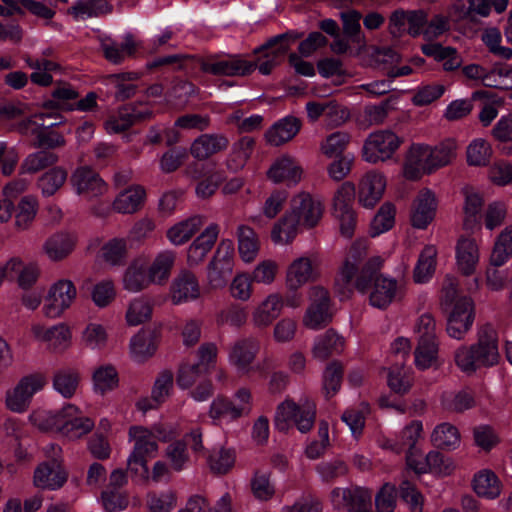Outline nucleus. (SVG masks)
Masks as SVG:
<instances>
[{"instance_id":"obj_36","label":"nucleus","mask_w":512,"mask_h":512,"mask_svg":"<svg viewBox=\"0 0 512 512\" xmlns=\"http://www.w3.org/2000/svg\"><path fill=\"white\" fill-rule=\"evenodd\" d=\"M426 147L432 172L449 165L456 158L457 143L454 139H446L433 147Z\"/></svg>"},{"instance_id":"obj_20","label":"nucleus","mask_w":512,"mask_h":512,"mask_svg":"<svg viewBox=\"0 0 512 512\" xmlns=\"http://www.w3.org/2000/svg\"><path fill=\"white\" fill-rule=\"evenodd\" d=\"M94 428V421L80 415L77 407L68 404L64 407V419L61 433L70 439H78L88 434Z\"/></svg>"},{"instance_id":"obj_33","label":"nucleus","mask_w":512,"mask_h":512,"mask_svg":"<svg viewBox=\"0 0 512 512\" xmlns=\"http://www.w3.org/2000/svg\"><path fill=\"white\" fill-rule=\"evenodd\" d=\"M204 218L199 215L181 221L167 231V238L173 245H183L204 225Z\"/></svg>"},{"instance_id":"obj_17","label":"nucleus","mask_w":512,"mask_h":512,"mask_svg":"<svg viewBox=\"0 0 512 512\" xmlns=\"http://www.w3.org/2000/svg\"><path fill=\"white\" fill-rule=\"evenodd\" d=\"M386 188L385 176L377 171L367 172L359 183V202L372 208L380 201Z\"/></svg>"},{"instance_id":"obj_2","label":"nucleus","mask_w":512,"mask_h":512,"mask_svg":"<svg viewBox=\"0 0 512 512\" xmlns=\"http://www.w3.org/2000/svg\"><path fill=\"white\" fill-rule=\"evenodd\" d=\"M500 359L497 332L490 324L481 326L477 333V342L462 345L454 352L456 366L471 375L478 369L492 367Z\"/></svg>"},{"instance_id":"obj_39","label":"nucleus","mask_w":512,"mask_h":512,"mask_svg":"<svg viewBox=\"0 0 512 512\" xmlns=\"http://www.w3.org/2000/svg\"><path fill=\"white\" fill-rule=\"evenodd\" d=\"M151 115L152 112L150 110L140 112L134 109L123 108L119 110L117 115L111 116L105 122V127L109 133H120L129 129L137 121L150 118Z\"/></svg>"},{"instance_id":"obj_40","label":"nucleus","mask_w":512,"mask_h":512,"mask_svg":"<svg viewBox=\"0 0 512 512\" xmlns=\"http://www.w3.org/2000/svg\"><path fill=\"white\" fill-rule=\"evenodd\" d=\"M75 241L67 233H56L44 243L43 249L51 261L65 259L74 249Z\"/></svg>"},{"instance_id":"obj_16","label":"nucleus","mask_w":512,"mask_h":512,"mask_svg":"<svg viewBox=\"0 0 512 512\" xmlns=\"http://www.w3.org/2000/svg\"><path fill=\"white\" fill-rule=\"evenodd\" d=\"M200 291V285L195 274L189 270H182L171 283V301L177 305L196 300L200 296Z\"/></svg>"},{"instance_id":"obj_59","label":"nucleus","mask_w":512,"mask_h":512,"mask_svg":"<svg viewBox=\"0 0 512 512\" xmlns=\"http://www.w3.org/2000/svg\"><path fill=\"white\" fill-rule=\"evenodd\" d=\"M235 451L220 447L212 450L207 458L211 471L215 474H226L235 464Z\"/></svg>"},{"instance_id":"obj_22","label":"nucleus","mask_w":512,"mask_h":512,"mask_svg":"<svg viewBox=\"0 0 512 512\" xmlns=\"http://www.w3.org/2000/svg\"><path fill=\"white\" fill-rule=\"evenodd\" d=\"M228 146L229 139L224 134H202L191 144L190 153L198 160H206Z\"/></svg>"},{"instance_id":"obj_47","label":"nucleus","mask_w":512,"mask_h":512,"mask_svg":"<svg viewBox=\"0 0 512 512\" xmlns=\"http://www.w3.org/2000/svg\"><path fill=\"white\" fill-rule=\"evenodd\" d=\"M157 345V336L154 332L141 331L131 339V354L135 360L143 361L155 353Z\"/></svg>"},{"instance_id":"obj_41","label":"nucleus","mask_w":512,"mask_h":512,"mask_svg":"<svg viewBox=\"0 0 512 512\" xmlns=\"http://www.w3.org/2000/svg\"><path fill=\"white\" fill-rule=\"evenodd\" d=\"M238 251L244 262H252L259 252V238L256 232L247 225L237 228Z\"/></svg>"},{"instance_id":"obj_30","label":"nucleus","mask_w":512,"mask_h":512,"mask_svg":"<svg viewBox=\"0 0 512 512\" xmlns=\"http://www.w3.org/2000/svg\"><path fill=\"white\" fill-rule=\"evenodd\" d=\"M456 258L458 268L464 275L473 274L479 261V249L475 240L461 238L457 244Z\"/></svg>"},{"instance_id":"obj_44","label":"nucleus","mask_w":512,"mask_h":512,"mask_svg":"<svg viewBox=\"0 0 512 512\" xmlns=\"http://www.w3.org/2000/svg\"><path fill=\"white\" fill-rule=\"evenodd\" d=\"M101 49L105 58L113 64H120L127 56L135 52V43L131 34L125 36L123 43L119 44L110 39L101 42Z\"/></svg>"},{"instance_id":"obj_54","label":"nucleus","mask_w":512,"mask_h":512,"mask_svg":"<svg viewBox=\"0 0 512 512\" xmlns=\"http://www.w3.org/2000/svg\"><path fill=\"white\" fill-rule=\"evenodd\" d=\"M251 492L259 501H268L275 494V486L271 481V472L256 470L250 481Z\"/></svg>"},{"instance_id":"obj_57","label":"nucleus","mask_w":512,"mask_h":512,"mask_svg":"<svg viewBox=\"0 0 512 512\" xmlns=\"http://www.w3.org/2000/svg\"><path fill=\"white\" fill-rule=\"evenodd\" d=\"M512 255V226L506 227L498 236L490 256L491 265L502 266Z\"/></svg>"},{"instance_id":"obj_50","label":"nucleus","mask_w":512,"mask_h":512,"mask_svg":"<svg viewBox=\"0 0 512 512\" xmlns=\"http://www.w3.org/2000/svg\"><path fill=\"white\" fill-rule=\"evenodd\" d=\"M80 375L72 368L57 370L53 376V387L65 398H71L79 385Z\"/></svg>"},{"instance_id":"obj_25","label":"nucleus","mask_w":512,"mask_h":512,"mask_svg":"<svg viewBox=\"0 0 512 512\" xmlns=\"http://www.w3.org/2000/svg\"><path fill=\"white\" fill-rule=\"evenodd\" d=\"M260 348L254 337L241 338L231 347L229 359L239 370L248 371Z\"/></svg>"},{"instance_id":"obj_37","label":"nucleus","mask_w":512,"mask_h":512,"mask_svg":"<svg viewBox=\"0 0 512 512\" xmlns=\"http://www.w3.org/2000/svg\"><path fill=\"white\" fill-rule=\"evenodd\" d=\"M255 141L250 136H244L235 142L226 159V166L232 172L241 170L250 158Z\"/></svg>"},{"instance_id":"obj_32","label":"nucleus","mask_w":512,"mask_h":512,"mask_svg":"<svg viewBox=\"0 0 512 512\" xmlns=\"http://www.w3.org/2000/svg\"><path fill=\"white\" fill-rule=\"evenodd\" d=\"M313 275L311 260L307 257H300L294 260L288 267L286 273V286L289 291H297L307 283Z\"/></svg>"},{"instance_id":"obj_26","label":"nucleus","mask_w":512,"mask_h":512,"mask_svg":"<svg viewBox=\"0 0 512 512\" xmlns=\"http://www.w3.org/2000/svg\"><path fill=\"white\" fill-rule=\"evenodd\" d=\"M151 284L153 283L148 274L146 261L143 258L134 259L124 273V289L129 292H140Z\"/></svg>"},{"instance_id":"obj_6","label":"nucleus","mask_w":512,"mask_h":512,"mask_svg":"<svg viewBox=\"0 0 512 512\" xmlns=\"http://www.w3.org/2000/svg\"><path fill=\"white\" fill-rule=\"evenodd\" d=\"M129 441L133 443V448L127 459V469L132 473L138 472V466L148 472V460L155 456L158 451L156 439L150 433L147 427L134 425L128 431Z\"/></svg>"},{"instance_id":"obj_63","label":"nucleus","mask_w":512,"mask_h":512,"mask_svg":"<svg viewBox=\"0 0 512 512\" xmlns=\"http://www.w3.org/2000/svg\"><path fill=\"white\" fill-rule=\"evenodd\" d=\"M59 124H61V121L45 123L44 127H41L40 131H38L39 133L33 146L46 149H55L64 146L66 143L64 136L54 130H50V128L58 126Z\"/></svg>"},{"instance_id":"obj_28","label":"nucleus","mask_w":512,"mask_h":512,"mask_svg":"<svg viewBox=\"0 0 512 512\" xmlns=\"http://www.w3.org/2000/svg\"><path fill=\"white\" fill-rule=\"evenodd\" d=\"M173 387V373L169 370L162 371L157 377L152 389L151 398H144L137 402V407L146 412L163 403L169 396Z\"/></svg>"},{"instance_id":"obj_24","label":"nucleus","mask_w":512,"mask_h":512,"mask_svg":"<svg viewBox=\"0 0 512 512\" xmlns=\"http://www.w3.org/2000/svg\"><path fill=\"white\" fill-rule=\"evenodd\" d=\"M436 198L432 191L425 189L419 192L411 216L412 225L424 229L433 220L436 212Z\"/></svg>"},{"instance_id":"obj_58","label":"nucleus","mask_w":512,"mask_h":512,"mask_svg":"<svg viewBox=\"0 0 512 512\" xmlns=\"http://www.w3.org/2000/svg\"><path fill=\"white\" fill-rule=\"evenodd\" d=\"M153 306L151 301L145 297L133 299L126 311L127 323L131 326H137L149 320L152 316Z\"/></svg>"},{"instance_id":"obj_49","label":"nucleus","mask_w":512,"mask_h":512,"mask_svg":"<svg viewBox=\"0 0 512 512\" xmlns=\"http://www.w3.org/2000/svg\"><path fill=\"white\" fill-rule=\"evenodd\" d=\"M92 380L95 392L104 395L118 386V372L111 364L101 365L94 370Z\"/></svg>"},{"instance_id":"obj_27","label":"nucleus","mask_w":512,"mask_h":512,"mask_svg":"<svg viewBox=\"0 0 512 512\" xmlns=\"http://www.w3.org/2000/svg\"><path fill=\"white\" fill-rule=\"evenodd\" d=\"M301 128V121L293 116H287L273 126L265 133L267 142L272 146H280L292 140Z\"/></svg>"},{"instance_id":"obj_34","label":"nucleus","mask_w":512,"mask_h":512,"mask_svg":"<svg viewBox=\"0 0 512 512\" xmlns=\"http://www.w3.org/2000/svg\"><path fill=\"white\" fill-rule=\"evenodd\" d=\"M175 259V252L170 250L162 251L156 255L151 264L147 266L153 284L162 285L168 281Z\"/></svg>"},{"instance_id":"obj_52","label":"nucleus","mask_w":512,"mask_h":512,"mask_svg":"<svg viewBox=\"0 0 512 512\" xmlns=\"http://www.w3.org/2000/svg\"><path fill=\"white\" fill-rule=\"evenodd\" d=\"M67 170L63 167L56 166L40 176L37 185L42 194L46 197L54 195L66 182Z\"/></svg>"},{"instance_id":"obj_13","label":"nucleus","mask_w":512,"mask_h":512,"mask_svg":"<svg viewBox=\"0 0 512 512\" xmlns=\"http://www.w3.org/2000/svg\"><path fill=\"white\" fill-rule=\"evenodd\" d=\"M46 384V378L42 374H32L23 377L17 386L7 393L6 405L13 412H24L31 401L32 396L40 391Z\"/></svg>"},{"instance_id":"obj_19","label":"nucleus","mask_w":512,"mask_h":512,"mask_svg":"<svg viewBox=\"0 0 512 512\" xmlns=\"http://www.w3.org/2000/svg\"><path fill=\"white\" fill-rule=\"evenodd\" d=\"M302 173V167L293 157L283 155L273 162L267 171V177L274 183L285 182L290 185L298 183Z\"/></svg>"},{"instance_id":"obj_62","label":"nucleus","mask_w":512,"mask_h":512,"mask_svg":"<svg viewBox=\"0 0 512 512\" xmlns=\"http://www.w3.org/2000/svg\"><path fill=\"white\" fill-rule=\"evenodd\" d=\"M208 368L203 364H183L177 374V384L182 389H188L195 383L206 378Z\"/></svg>"},{"instance_id":"obj_61","label":"nucleus","mask_w":512,"mask_h":512,"mask_svg":"<svg viewBox=\"0 0 512 512\" xmlns=\"http://www.w3.org/2000/svg\"><path fill=\"white\" fill-rule=\"evenodd\" d=\"M164 456L169 466L176 472L182 471L189 462V453L187 444L183 440H174L168 444L165 449Z\"/></svg>"},{"instance_id":"obj_21","label":"nucleus","mask_w":512,"mask_h":512,"mask_svg":"<svg viewBox=\"0 0 512 512\" xmlns=\"http://www.w3.org/2000/svg\"><path fill=\"white\" fill-rule=\"evenodd\" d=\"M67 472L55 460L51 464L42 463L34 472V485L41 489L57 490L67 481Z\"/></svg>"},{"instance_id":"obj_64","label":"nucleus","mask_w":512,"mask_h":512,"mask_svg":"<svg viewBox=\"0 0 512 512\" xmlns=\"http://www.w3.org/2000/svg\"><path fill=\"white\" fill-rule=\"evenodd\" d=\"M414 354L416 367L421 370L428 369L437 360L438 342L418 341Z\"/></svg>"},{"instance_id":"obj_5","label":"nucleus","mask_w":512,"mask_h":512,"mask_svg":"<svg viewBox=\"0 0 512 512\" xmlns=\"http://www.w3.org/2000/svg\"><path fill=\"white\" fill-rule=\"evenodd\" d=\"M195 61L202 72L214 76H247L256 69V64L253 61H247L240 55L222 57L214 54L196 57Z\"/></svg>"},{"instance_id":"obj_9","label":"nucleus","mask_w":512,"mask_h":512,"mask_svg":"<svg viewBox=\"0 0 512 512\" xmlns=\"http://www.w3.org/2000/svg\"><path fill=\"white\" fill-rule=\"evenodd\" d=\"M401 139L390 130L371 133L363 146V158L370 163L385 161L396 152Z\"/></svg>"},{"instance_id":"obj_60","label":"nucleus","mask_w":512,"mask_h":512,"mask_svg":"<svg viewBox=\"0 0 512 512\" xmlns=\"http://www.w3.org/2000/svg\"><path fill=\"white\" fill-rule=\"evenodd\" d=\"M493 138L501 144V151L512 156V115L502 116L491 130Z\"/></svg>"},{"instance_id":"obj_56","label":"nucleus","mask_w":512,"mask_h":512,"mask_svg":"<svg viewBox=\"0 0 512 512\" xmlns=\"http://www.w3.org/2000/svg\"><path fill=\"white\" fill-rule=\"evenodd\" d=\"M63 419L64 408L60 411L37 410L29 416L32 425L42 431L56 430L61 432Z\"/></svg>"},{"instance_id":"obj_8","label":"nucleus","mask_w":512,"mask_h":512,"mask_svg":"<svg viewBox=\"0 0 512 512\" xmlns=\"http://www.w3.org/2000/svg\"><path fill=\"white\" fill-rule=\"evenodd\" d=\"M234 245L231 240H222L207 268L208 284L213 289L224 287L233 273Z\"/></svg>"},{"instance_id":"obj_42","label":"nucleus","mask_w":512,"mask_h":512,"mask_svg":"<svg viewBox=\"0 0 512 512\" xmlns=\"http://www.w3.org/2000/svg\"><path fill=\"white\" fill-rule=\"evenodd\" d=\"M249 413L247 405H236L225 397L218 396L210 406L209 415L214 420H235Z\"/></svg>"},{"instance_id":"obj_48","label":"nucleus","mask_w":512,"mask_h":512,"mask_svg":"<svg viewBox=\"0 0 512 512\" xmlns=\"http://www.w3.org/2000/svg\"><path fill=\"white\" fill-rule=\"evenodd\" d=\"M431 441L435 447L440 449H456L460 445V433L456 426L444 422L434 428Z\"/></svg>"},{"instance_id":"obj_31","label":"nucleus","mask_w":512,"mask_h":512,"mask_svg":"<svg viewBox=\"0 0 512 512\" xmlns=\"http://www.w3.org/2000/svg\"><path fill=\"white\" fill-rule=\"evenodd\" d=\"M306 111L311 122H315L320 116H324L327 123L334 126L344 123L348 117L346 111L335 104L308 102L306 104Z\"/></svg>"},{"instance_id":"obj_15","label":"nucleus","mask_w":512,"mask_h":512,"mask_svg":"<svg viewBox=\"0 0 512 512\" xmlns=\"http://www.w3.org/2000/svg\"><path fill=\"white\" fill-rule=\"evenodd\" d=\"M292 212L300 219V223L308 228L318 224L323 215V204L309 193H300L292 201Z\"/></svg>"},{"instance_id":"obj_35","label":"nucleus","mask_w":512,"mask_h":512,"mask_svg":"<svg viewBox=\"0 0 512 512\" xmlns=\"http://www.w3.org/2000/svg\"><path fill=\"white\" fill-rule=\"evenodd\" d=\"M283 308V299L278 294L269 295L253 312L252 321L257 327H267Z\"/></svg>"},{"instance_id":"obj_23","label":"nucleus","mask_w":512,"mask_h":512,"mask_svg":"<svg viewBox=\"0 0 512 512\" xmlns=\"http://www.w3.org/2000/svg\"><path fill=\"white\" fill-rule=\"evenodd\" d=\"M219 234V226L215 223L210 224L206 229L192 242L187 251V261L189 265H198L214 246Z\"/></svg>"},{"instance_id":"obj_51","label":"nucleus","mask_w":512,"mask_h":512,"mask_svg":"<svg viewBox=\"0 0 512 512\" xmlns=\"http://www.w3.org/2000/svg\"><path fill=\"white\" fill-rule=\"evenodd\" d=\"M436 255L437 250L434 246L427 245L424 247L414 268L413 277L415 282L424 283L432 277L436 266Z\"/></svg>"},{"instance_id":"obj_18","label":"nucleus","mask_w":512,"mask_h":512,"mask_svg":"<svg viewBox=\"0 0 512 512\" xmlns=\"http://www.w3.org/2000/svg\"><path fill=\"white\" fill-rule=\"evenodd\" d=\"M429 157L425 144H413L407 152L403 175L407 180H419L424 174H431Z\"/></svg>"},{"instance_id":"obj_53","label":"nucleus","mask_w":512,"mask_h":512,"mask_svg":"<svg viewBox=\"0 0 512 512\" xmlns=\"http://www.w3.org/2000/svg\"><path fill=\"white\" fill-rule=\"evenodd\" d=\"M474 491L478 496L494 499L500 495V482L494 472L484 470L474 477Z\"/></svg>"},{"instance_id":"obj_46","label":"nucleus","mask_w":512,"mask_h":512,"mask_svg":"<svg viewBox=\"0 0 512 512\" xmlns=\"http://www.w3.org/2000/svg\"><path fill=\"white\" fill-rule=\"evenodd\" d=\"M59 160L56 153L48 150H39L29 154L21 163L20 174H35L45 168L55 165Z\"/></svg>"},{"instance_id":"obj_3","label":"nucleus","mask_w":512,"mask_h":512,"mask_svg":"<svg viewBox=\"0 0 512 512\" xmlns=\"http://www.w3.org/2000/svg\"><path fill=\"white\" fill-rule=\"evenodd\" d=\"M367 255L368 241L366 239H357L349 247L335 279L336 290L342 297L347 298L352 294L353 284L365 264L362 262Z\"/></svg>"},{"instance_id":"obj_4","label":"nucleus","mask_w":512,"mask_h":512,"mask_svg":"<svg viewBox=\"0 0 512 512\" xmlns=\"http://www.w3.org/2000/svg\"><path fill=\"white\" fill-rule=\"evenodd\" d=\"M315 416L312 403L298 405L294 401L285 400L277 407L274 423L279 431H287L293 423L301 433H306L313 427Z\"/></svg>"},{"instance_id":"obj_38","label":"nucleus","mask_w":512,"mask_h":512,"mask_svg":"<svg viewBox=\"0 0 512 512\" xmlns=\"http://www.w3.org/2000/svg\"><path fill=\"white\" fill-rule=\"evenodd\" d=\"M113 6L105 0H80L69 9L76 20L101 17L112 13Z\"/></svg>"},{"instance_id":"obj_29","label":"nucleus","mask_w":512,"mask_h":512,"mask_svg":"<svg viewBox=\"0 0 512 512\" xmlns=\"http://www.w3.org/2000/svg\"><path fill=\"white\" fill-rule=\"evenodd\" d=\"M145 196L146 192L142 186H132L118 194L112 203V208L121 214L136 213L142 207Z\"/></svg>"},{"instance_id":"obj_43","label":"nucleus","mask_w":512,"mask_h":512,"mask_svg":"<svg viewBox=\"0 0 512 512\" xmlns=\"http://www.w3.org/2000/svg\"><path fill=\"white\" fill-rule=\"evenodd\" d=\"M344 340L334 331L328 330L315 341L312 353L315 359L325 361L335 353L343 350Z\"/></svg>"},{"instance_id":"obj_10","label":"nucleus","mask_w":512,"mask_h":512,"mask_svg":"<svg viewBox=\"0 0 512 512\" xmlns=\"http://www.w3.org/2000/svg\"><path fill=\"white\" fill-rule=\"evenodd\" d=\"M70 184L75 193L87 200L105 195L108 184L89 166L77 167L70 176Z\"/></svg>"},{"instance_id":"obj_12","label":"nucleus","mask_w":512,"mask_h":512,"mask_svg":"<svg viewBox=\"0 0 512 512\" xmlns=\"http://www.w3.org/2000/svg\"><path fill=\"white\" fill-rule=\"evenodd\" d=\"M77 295L75 285L71 280L61 279L49 289L43 313L48 318L60 317L74 302Z\"/></svg>"},{"instance_id":"obj_45","label":"nucleus","mask_w":512,"mask_h":512,"mask_svg":"<svg viewBox=\"0 0 512 512\" xmlns=\"http://www.w3.org/2000/svg\"><path fill=\"white\" fill-rule=\"evenodd\" d=\"M106 79L115 88L116 100L125 101L135 95L137 86L134 82L139 79V74L136 72L111 74Z\"/></svg>"},{"instance_id":"obj_11","label":"nucleus","mask_w":512,"mask_h":512,"mask_svg":"<svg viewBox=\"0 0 512 512\" xmlns=\"http://www.w3.org/2000/svg\"><path fill=\"white\" fill-rule=\"evenodd\" d=\"M450 308L446 326L447 334L451 338L462 340L474 322V302L470 297L462 296Z\"/></svg>"},{"instance_id":"obj_14","label":"nucleus","mask_w":512,"mask_h":512,"mask_svg":"<svg viewBox=\"0 0 512 512\" xmlns=\"http://www.w3.org/2000/svg\"><path fill=\"white\" fill-rule=\"evenodd\" d=\"M331 498L336 508L348 512H367L371 509L372 492L363 487L335 488Z\"/></svg>"},{"instance_id":"obj_1","label":"nucleus","mask_w":512,"mask_h":512,"mask_svg":"<svg viewBox=\"0 0 512 512\" xmlns=\"http://www.w3.org/2000/svg\"><path fill=\"white\" fill-rule=\"evenodd\" d=\"M382 259L378 256L369 258L362 266L353 284V290L365 294L370 291L369 303L375 308L386 309L393 302L401 300L405 294L402 281L378 274Z\"/></svg>"},{"instance_id":"obj_55","label":"nucleus","mask_w":512,"mask_h":512,"mask_svg":"<svg viewBox=\"0 0 512 512\" xmlns=\"http://www.w3.org/2000/svg\"><path fill=\"white\" fill-rule=\"evenodd\" d=\"M300 219L293 212L285 214L280 221L275 224L271 237L275 243H289L297 233V227Z\"/></svg>"},{"instance_id":"obj_7","label":"nucleus","mask_w":512,"mask_h":512,"mask_svg":"<svg viewBox=\"0 0 512 512\" xmlns=\"http://www.w3.org/2000/svg\"><path fill=\"white\" fill-rule=\"evenodd\" d=\"M301 37L302 34L289 31L268 39L263 45L256 48L254 54L263 53V56L259 57L257 62H254L259 72L263 75H269L278 65V58L285 55L289 50L290 43Z\"/></svg>"}]
</instances>
